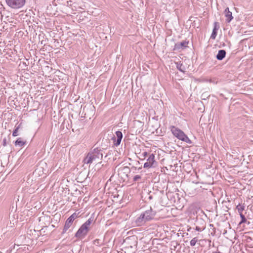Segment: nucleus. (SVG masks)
<instances>
[{
    "label": "nucleus",
    "instance_id": "nucleus-29",
    "mask_svg": "<svg viewBox=\"0 0 253 253\" xmlns=\"http://www.w3.org/2000/svg\"><path fill=\"white\" fill-rule=\"evenodd\" d=\"M148 153L146 151L144 152L142 154V157H144V159L148 156Z\"/></svg>",
    "mask_w": 253,
    "mask_h": 253
},
{
    "label": "nucleus",
    "instance_id": "nucleus-19",
    "mask_svg": "<svg viewBox=\"0 0 253 253\" xmlns=\"http://www.w3.org/2000/svg\"><path fill=\"white\" fill-rule=\"evenodd\" d=\"M220 28V23L218 22H215L214 23V27L212 30L213 32H217Z\"/></svg>",
    "mask_w": 253,
    "mask_h": 253
},
{
    "label": "nucleus",
    "instance_id": "nucleus-26",
    "mask_svg": "<svg viewBox=\"0 0 253 253\" xmlns=\"http://www.w3.org/2000/svg\"><path fill=\"white\" fill-rule=\"evenodd\" d=\"M8 143V141L7 138L4 137L2 140V145L3 146H6L7 144Z\"/></svg>",
    "mask_w": 253,
    "mask_h": 253
},
{
    "label": "nucleus",
    "instance_id": "nucleus-31",
    "mask_svg": "<svg viewBox=\"0 0 253 253\" xmlns=\"http://www.w3.org/2000/svg\"><path fill=\"white\" fill-rule=\"evenodd\" d=\"M128 169V168L124 167L122 170H126Z\"/></svg>",
    "mask_w": 253,
    "mask_h": 253
},
{
    "label": "nucleus",
    "instance_id": "nucleus-30",
    "mask_svg": "<svg viewBox=\"0 0 253 253\" xmlns=\"http://www.w3.org/2000/svg\"><path fill=\"white\" fill-rule=\"evenodd\" d=\"M151 192L149 193V196H148V199L151 200L153 199V195L151 194Z\"/></svg>",
    "mask_w": 253,
    "mask_h": 253
},
{
    "label": "nucleus",
    "instance_id": "nucleus-21",
    "mask_svg": "<svg viewBox=\"0 0 253 253\" xmlns=\"http://www.w3.org/2000/svg\"><path fill=\"white\" fill-rule=\"evenodd\" d=\"M240 215L241 218V220L239 224H241L243 223L247 222V219H246L245 216L242 213H241Z\"/></svg>",
    "mask_w": 253,
    "mask_h": 253
},
{
    "label": "nucleus",
    "instance_id": "nucleus-7",
    "mask_svg": "<svg viewBox=\"0 0 253 253\" xmlns=\"http://www.w3.org/2000/svg\"><path fill=\"white\" fill-rule=\"evenodd\" d=\"M78 217V213L74 212L65 221L64 227L62 234H64L67 230L72 226L73 221Z\"/></svg>",
    "mask_w": 253,
    "mask_h": 253
},
{
    "label": "nucleus",
    "instance_id": "nucleus-33",
    "mask_svg": "<svg viewBox=\"0 0 253 253\" xmlns=\"http://www.w3.org/2000/svg\"><path fill=\"white\" fill-rule=\"evenodd\" d=\"M177 14H178V11H177ZM178 17H179V15H178Z\"/></svg>",
    "mask_w": 253,
    "mask_h": 253
},
{
    "label": "nucleus",
    "instance_id": "nucleus-10",
    "mask_svg": "<svg viewBox=\"0 0 253 253\" xmlns=\"http://www.w3.org/2000/svg\"><path fill=\"white\" fill-rule=\"evenodd\" d=\"M188 43L189 42L186 41H183L180 42H177L175 43L173 50L175 51L176 50L184 49L188 46L187 45Z\"/></svg>",
    "mask_w": 253,
    "mask_h": 253
},
{
    "label": "nucleus",
    "instance_id": "nucleus-6",
    "mask_svg": "<svg viewBox=\"0 0 253 253\" xmlns=\"http://www.w3.org/2000/svg\"><path fill=\"white\" fill-rule=\"evenodd\" d=\"M155 156L154 154H150L149 155L147 162L144 163L143 167L146 169L156 168L158 166V162L155 160Z\"/></svg>",
    "mask_w": 253,
    "mask_h": 253
},
{
    "label": "nucleus",
    "instance_id": "nucleus-4",
    "mask_svg": "<svg viewBox=\"0 0 253 253\" xmlns=\"http://www.w3.org/2000/svg\"><path fill=\"white\" fill-rule=\"evenodd\" d=\"M5 2L12 9H19L25 5L26 0H5Z\"/></svg>",
    "mask_w": 253,
    "mask_h": 253
},
{
    "label": "nucleus",
    "instance_id": "nucleus-36",
    "mask_svg": "<svg viewBox=\"0 0 253 253\" xmlns=\"http://www.w3.org/2000/svg\"><path fill=\"white\" fill-rule=\"evenodd\" d=\"M248 224H250V222H249V221H248Z\"/></svg>",
    "mask_w": 253,
    "mask_h": 253
},
{
    "label": "nucleus",
    "instance_id": "nucleus-8",
    "mask_svg": "<svg viewBox=\"0 0 253 253\" xmlns=\"http://www.w3.org/2000/svg\"><path fill=\"white\" fill-rule=\"evenodd\" d=\"M142 213L144 215V217L145 218V219L149 221L154 218L156 212L150 207L149 210L145 211Z\"/></svg>",
    "mask_w": 253,
    "mask_h": 253
},
{
    "label": "nucleus",
    "instance_id": "nucleus-35",
    "mask_svg": "<svg viewBox=\"0 0 253 253\" xmlns=\"http://www.w3.org/2000/svg\"><path fill=\"white\" fill-rule=\"evenodd\" d=\"M95 30H96V31H98V30H99V29H96Z\"/></svg>",
    "mask_w": 253,
    "mask_h": 253
},
{
    "label": "nucleus",
    "instance_id": "nucleus-11",
    "mask_svg": "<svg viewBox=\"0 0 253 253\" xmlns=\"http://www.w3.org/2000/svg\"><path fill=\"white\" fill-rule=\"evenodd\" d=\"M144 216L141 213L140 216L135 219V223L137 226H141L147 222Z\"/></svg>",
    "mask_w": 253,
    "mask_h": 253
},
{
    "label": "nucleus",
    "instance_id": "nucleus-13",
    "mask_svg": "<svg viewBox=\"0 0 253 253\" xmlns=\"http://www.w3.org/2000/svg\"><path fill=\"white\" fill-rule=\"evenodd\" d=\"M225 16L226 17V21L227 22H230L233 18L232 13L229 11L228 7H226L224 10Z\"/></svg>",
    "mask_w": 253,
    "mask_h": 253
},
{
    "label": "nucleus",
    "instance_id": "nucleus-27",
    "mask_svg": "<svg viewBox=\"0 0 253 253\" xmlns=\"http://www.w3.org/2000/svg\"><path fill=\"white\" fill-rule=\"evenodd\" d=\"M217 33H212L211 36V39H215L217 36Z\"/></svg>",
    "mask_w": 253,
    "mask_h": 253
},
{
    "label": "nucleus",
    "instance_id": "nucleus-14",
    "mask_svg": "<svg viewBox=\"0 0 253 253\" xmlns=\"http://www.w3.org/2000/svg\"><path fill=\"white\" fill-rule=\"evenodd\" d=\"M226 52L224 49H220L218 51L217 54L216 55V59L218 60H222L226 55Z\"/></svg>",
    "mask_w": 253,
    "mask_h": 253
},
{
    "label": "nucleus",
    "instance_id": "nucleus-23",
    "mask_svg": "<svg viewBox=\"0 0 253 253\" xmlns=\"http://www.w3.org/2000/svg\"><path fill=\"white\" fill-rule=\"evenodd\" d=\"M197 242H198V239H197V238L195 237V238H193L191 240V241L190 242V244L191 246H194Z\"/></svg>",
    "mask_w": 253,
    "mask_h": 253
},
{
    "label": "nucleus",
    "instance_id": "nucleus-5",
    "mask_svg": "<svg viewBox=\"0 0 253 253\" xmlns=\"http://www.w3.org/2000/svg\"><path fill=\"white\" fill-rule=\"evenodd\" d=\"M124 245L126 248H133L136 247L137 239L135 236H131L126 238L124 241Z\"/></svg>",
    "mask_w": 253,
    "mask_h": 253
},
{
    "label": "nucleus",
    "instance_id": "nucleus-17",
    "mask_svg": "<svg viewBox=\"0 0 253 253\" xmlns=\"http://www.w3.org/2000/svg\"><path fill=\"white\" fill-rule=\"evenodd\" d=\"M45 34L44 33H41L39 35V40L41 41L42 44H45L46 40L47 39V38H44Z\"/></svg>",
    "mask_w": 253,
    "mask_h": 253
},
{
    "label": "nucleus",
    "instance_id": "nucleus-16",
    "mask_svg": "<svg viewBox=\"0 0 253 253\" xmlns=\"http://www.w3.org/2000/svg\"><path fill=\"white\" fill-rule=\"evenodd\" d=\"M177 69L180 72L184 73L186 70L185 66L182 63L177 62L176 63Z\"/></svg>",
    "mask_w": 253,
    "mask_h": 253
},
{
    "label": "nucleus",
    "instance_id": "nucleus-9",
    "mask_svg": "<svg viewBox=\"0 0 253 253\" xmlns=\"http://www.w3.org/2000/svg\"><path fill=\"white\" fill-rule=\"evenodd\" d=\"M115 134L116 136H114L112 139L113 140L114 145L115 146H118L120 144L123 138V133L121 131H117Z\"/></svg>",
    "mask_w": 253,
    "mask_h": 253
},
{
    "label": "nucleus",
    "instance_id": "nucleus-3",
    "mask_svg": "<svg viewBox=\"0 0 253 253\" xmlns=\"http://www.w3.org/2000/svg\"><path fill=\"white\" fill-rule=\"evenodd\" d=\"M170 130L173 135L178 139L188 144H192L191 140L188 138L187 135H186L184 132L179 128L174 126H171L170 127Z\"/></svg>",
    "mask_w": 253,
    "mask_h": 253
},
{
    "label": "nucleus",
    "instance_id": "nucleus-34",
    "mask_svg": "<svg viewBox=\"0 0 253 253\" xmlns=\"http://www.w3.org/2000/svg\"><path fill=\"white\" fill-rule=\"evenodd\" d=\"M210 226H211V227L213 226V225L212 224H210Z\"/></svg>",
    "mask_w": 253,
    "mask_h": 253
},
{
    "label": "nucleus",
    "instance_id": "nucleus-18",
    "mask_svg": "<svg viewBox=\"0 0 253 253\" xmlns=\"http://www.w3.org/2000/svg\"><path fill=\"white\" fill-rule=\"evenodd\" d=\"M21 124H20L17 126H16V125L15 126V129H14L13 133H12L13 136L15 137L19 135L18 133V131L21 127Z\"/></svg>",
    "mask_w": 253,
    "mask_h": 253
},
{
    "label": "nucleus",
    "instance_id": "nucleus-2",
    "mask_svg": "<svg viewBox=\"0 0 253 253\" xmlns=\"http://www.w3.org/2000/svg\"><path fill=\"white\" fill-rule=\"evenodd\" d=\"M93 218L90 217L78 229L75 236L79 239H84L90 230V226L93 222Z\"/></svg>",
    "mask_w": 253,
    "mask_h": 253
},
{
    "label": "nucleus",
    "instance_id": "nucleus-22",
    "mask_svg": "<svg viewBox=\"0 0 253 253\" xmlns=\"http://www.w3.org/2000/svg\"><path fill=\"white\" fill-rule=\"evenodd\" d=\"M236 209H237L239 213L240 214L241 213H242V211L244 210L245 206H241L240 204H239L238 206H237Z\"/></svg>",
    "mask_w": 253,
    "mask_h": 253
},
{
    "label": "nucleus",
    "instance_id": "nucleus-12",
    "mask_svg": "<svg viewBox=\"0 0 253 253\" xmlns=\"http://www.w3.org/2000/svg\"><path fill=\"white\" fill-rule=\"evenodd\" d=\"M87 15H88V13L84 11L81 12L80 14L77 15V18L79 22L85 21L88 20Z\"/></svg>",
    "mask_w": 253,
    "mask_h": 253
},
{
    "label": "nucleus",
    "instance_id": "nucleus-24",
    "mask_svg": "<svg viewBox=\"0 0 253 253\" xmlns=\"http://www.w3.org/2000/svg\"><path fill=\"white\" fill-rule=\"evenodd\" d=\"M93 244L96 246H100L101 243H100V239H95L93 241Z\"/></svg>",
    "mask_w": 253,
    "mask_h": 253
},
{
    "label": "nucleus",
    "instance_id": "nucleus-15",
    "mask_svg": "<svg viewBox=\"0 0 253 253\" xmlns=\"http://www.w3.org/2000/svg\"><path fill=\"white\" fill-rule=\"evenodd\" d=\"M26 143V141H23L21 138L19 137L14 142V145L20 147H23Z\"/></svg>",
    "mask_w": 253,
    "mask_h": 253
},
{
    "label": "nucleus",
    "instance_id": "nucleus-28",
    "mask_svg": "<svg viewBox=\"0 0 253 253\" xmlns=\"http://www.w3.org/2000/svg\"><path fill=\"white\" fill-rule=\"evenodd\" d=\"M204 223H206L204 220H203L202 219H199V226H202L204 225Z\"/></svg>",
    "mask_w": 253,
    "mask_h": 253
},
{
    "label": "nucleus",
    "instance_id": "nucleus-20",
    "mask_svg": "<svg viewBox=\"0 0 253 253\" xmlns=\"http://www.w3.org/2000/svg\"><path fill=\"white\" fill-rule=\"evenodd\" d=\"M206 223H204V225L202 226L196 225L195 227V230L197 231H203L206 228Z\"/></svg>",
    "mask_w": 253,
    "mask_h": 253
},
{
    "label": "nucleus",
    "instance_id": "nucleus-25",
    "mask_svg": "<svg viewBox=\"0 0 253 253\" xmlns=\"http://www.w3.org/2000/svg\"><path fill=\"white\" fill-rule=\"evenodd\" d=\"M141 178V177L139 175H136L133 177V180L134 181H137Z\"/></svg>",
    "mask_w": 253,
    "mask_h": 253
},
{
    "label": "nucleus",
    "instance_id": "nucleus-32",
    "mask_svg": "<svg viewBox=\"0 0 253 253\" xmlns=\"http://www.w3.org/2000/svg\"><path fill=\"white\" fill-rule=\"evenodd\" d=\"M72 35H73V36H76V35H75V34H74V33H72Z\"/></svg>",
    "mask_w": 253,
    "mask_h": 253
},
{
    "label": "nucleus",
    "instance_id": "nucleus-1",
    "mask_svg": "<svg viewBox=\"0 0 253 253\" xmlns=\"http://www.w3.org/2000/svg\"><path fill=\"white\" fill-rule=\"evenodd\" d=\"M103 157L102 150L98 147L91 149L84 158V164H90L93 163H101Z\"/></svg>",
    "mask_w": 253,
    "mask_h": 253
}]
</instances>
